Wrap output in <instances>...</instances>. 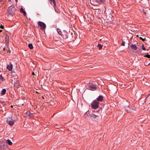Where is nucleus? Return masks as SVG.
I'll return each mask as SVG.
<instances>
[{
  "instance_id": "nucleus-1",
  "label": "nucleus",
  "mask_w": 150,
  "mask_h": 150,
  "mask_svg": "<svg viewBox=\"0 0 150 150\" xmlns=\"http://www.w3.org/2000/svg\"><path fill=\"white\" fill-rule=\"evenodd\" d=\"M16 11V8L13 6L9 7L8 11V15L13 16L14 14Z\"/></svg>"
},
{
  "instance_id": "nucleus-2",
  "label": "nucleus",
  "mask_w": 150,
  "mask_h": 150,
  "mask_svg": "<svg viewBox=\"0 0 150 150\" xmlns=\"http://www.w3.org/2000/svg\"><path fill=\"white\" fill-rule=\"evenodd\" d=\"M99 103L95 100L91 103V107L92 108L96 109L99 107Z\"/></svg>"
},
{
  "instance_id": "nucleus-3",
  "label": "nucleus",
  "mask_w": 150,
  "mask_h": 150,
  "mask_svg": "<svg viewBox=\"0 0 150 150\" xmlns=\"http://www.w3.org/2000/svg\"><path fill=\"white\" fill-rule=\"evenodd\" d=\"M15 120H13L10 117L7 118L6 122H7L11 126H12L14 125Z\"/></svg>"
},
{
  "instance_id": "nucleus-4",
  "label": "nucleus",
  "mask_w": 150,
  "mask_h": 150,
  "mask_svg": "<svg viewBox=\"0 0 150 150\" xmlns=\"http://www.w3.org/2000/svg\"><path fill=\"white\" fill-rule=\"evenodd\" d=\"M38 24L40 27V28L41 29H43L46 28V25L45 24L42 22L39 21Z\"/></svg>"
},
{
  "instance_id": "nucleus-5",
  "label": "nucleus",
  "mask_w": 150,
  "mask_h": 150,
  "mask_svg": "<svg viewBox=\"0 0 150 150\" xmlns=\"http://www.w3.org/2000/svg\"><path fill=\"white\" fill-rule=\"evenodd\" d=\"M97 86L94 84L90 85L88 86L89 89L92 91L95 90L97 89Z\"/></svg>"
},
{
  "instance_id": "nucleus-6",
  "label": "nucleus",
  "mask_w": 150,
  "mask_h": 150,
  "mask_svg": "<svg viewBox=\"0 0 150 150\" xmlns=\"http://www.w3.org/2000/svg\"><path fill=\"white\" fill-rule=\"evenodd\" d=\"M95 100H96L97 101L101 102L103 100V97L102 95H100L98 97L96 98Z\"/></svg>"
},
{
  "instance_id": "nucleus-7",
  "label": "nucleus",
  "mask_w": 150,
  "mask_h": 150,
  "mask_svg": "<svg viewBox=\"0 0 150 150\" xmlns=\"http://www.w3.org/2000/svg\"><path fill=\"white\" fill-rule=\"evenodd\" d=\"M130 46L132 49L135 50H136L137 48V47L135 45H132Z\"/></svg>"
},
{
  "instance_id": "nucleus-8",
  "label": "nucleus",
  "mask_w": 150,
  "mask_h": 150,
  "mask_svg": "<svg viewBox=\"0 0 150 150\" xmlns=\"http://www.w3.org/2000/svg\"><path fill=\"white\" fill-rule=\"evenodd\" d=\"M20 11L21 12L23 13V15L25 16L26 14V13L25 11H24L23 8V7H21L20 9Z\"/></svg>"
},
{
  "instance_id": "nucleus-9",
  "label": "nucleus",
  "mask_w": 150,
  "mask_h": 150,
  "mask_svg": "<svg viewBox=\"0 0 150 150\" xmlns=\"http://www.w3.org/2000/svg\"><path fill=\"white\" fill-rule=\"evenodd\" d=\"M99 4H101L104 2V0H95Z\"/></svg>"
},
{
  "instance_id": "nucleus-10",
  "label": "nucleus",
  "mask_w": 150,
  "mask_h": 150,
  "mask_svg": "<svg viewBox=\"0 0 150 150\" xmlns=\"http://www.w3.org/2000/svg\"><path fill=\"white\" fill-rule=\"evenodd\" d=\"M7 69L9 71H11L12 69V64H10V65H9L7 67Z\"/></svg>"
},
{
  "instance_id": "nucleus-11",
  "label": "nucleus",
  "mask_w": 150,
  "mask_h": 150,
  "mask_svg": "<svg viewBox=\"0 0 150 150\" xmlns=\"http://www.w3.org/2000/svg\"><path fill=\"white\" fill-rule=\"evenodd\" d=\"M9 39V37L8 36H6L5 37V42L6 43H8Z\"/></svg>"
},
{
  "instance_id": "nucleus-12",
  "label": "nucleus",
  "mask_w": 150,
  "mask_h": 150,
  "mask_svg": "<svg viewBox=\"0 0 150 150\" xmlns=\"http://www.w3.org/2000/svg\"><path fill=\"white\" fill-rule=\"evenodd\" d=\"M6 90L5 89H3L1 92V94L4 95L6 93Z\"/></svg>"
},
{
  "instance_id": "nucleus-13",
  "label": "nucleus",
  "mask_w": 150,
  "mask_h": 150,
  "mask_svg": "<svg viewBox=\"0 0 150 150\" xmlns=\"http://www.w3.org/2000/svg\"><path fill=\"white\" fill-rule=\"evenodd\" d=\"M6 142L9 145H11L12 144V143L11 141L9 139L7 140Z\"/></svg>"
},
{
  "instance_id": "nucleus-14",
  "label": "nucleus",
  "mask_w": 150,
  "mask_h": 150,
  "mask_svg": "<svg viewBox=\"0 0 150 150\" xmlns=\"http://www.w3.org/2000/svg\"><path fill=\"white\" fill-rule=\"evenodd\" d=\"M52 2L54 4V9L55 10L56 7V3L55 0H52Z\"/></svg>"
},
{
  "instance_id": "nucleus-15",
  "label": "nucleus",
  "mask_w": 150,
  "mask_h": 150,
  "mask_svg": "<svg viewBox=\"0 0 150 150\" xmlns=\"http://www.w3.org/2000/svg\"><path fill=\"white\" fill-rule=\"evenodd\" d=\"M28 47L31 49H32L33 48L32 44L31 43L29 44H28Z\"/></svg>"
},
{
  "instance_id": "nucleus-16",
  "label": "nucleus",
  "mask_w": 150,
  "mask_h": 150,
  "mask_svg": "<svg viewBox=\"0 0 150 150\" xmlns=\"http://www.w3.org/2000/svg\"><path fill=\"white\" fill-rule=\"evenodd\" d=\"M97 47L99 50H101L102 48V45L100 44H99L98 45Z\"/></svg>"
},
{
  "instance_id": "nucleus-17",
  "label": "nucleus",
  "mask_w": 150,
  "mask_h": 150,
  "mask_svg": "<svg viewBox=\"0 0 150 150\" xmlns=\"http://www.w3.org/2000/svg\"><path fill=\"white\" fill-rule=\"evenodd\" d=\"M0 79L2 81H4L5 80V79H4L1 75H0Z\"/></svg>"
},
{
  "instance_id": "nucleus-18",
  "label": "nucleus",
  "mask_w": 150,
  "mask_h": 150,
  "mask_svg": "<svg viewBox=\"0 0 150 150\" xmlns=\"http://www.w3.org/2000/svg\"><path fill=\"white\" fill-rule=\"evenodd\" d=\"M61 35L64 39H66L68 38V36L67 35Z\"/></svg>"
},
{
  "instance_id": "nucleus-19",
  "label": "nucleus",
  "mask_w": 150,
  "mask_h": 150,
  "mask_svg": "<svg viewBox=\"0 0 150 150\" xmlns=\"http://www.w3.org/2000/svg\"><path fill=\"white\" fill-rule=\"evenodd\" d=\"M57 32H58V33L59 35H62V32L59 29H58L57 30Z\"/></svg>"
},
{
  "instance_id": "nucleus-20",
  "label": "nucleus",
  "mask_w": 150,
  "mask_h": 150,
  "mask_svg": "<svg viewBox=\"0 0 150 150\" xmlns=\"http://www.w3.org/2000/svg\"><path fill=\"white\" fill-rule=\"evenodd\" d=\"M90 116L92 117H96V116H97L96 115L94 114H92L90 115Z\"/></svg>"
},
{
  "instance_id": "nucleus-21",
  "label": "nucleus",
  "mask_w": 150,
  "mask_h": 150,
  "mask_svg": "<svg viewBox=\"0 0 150 150\" xmlns=\"http://www.w3.org/2000/svg\"><path fill=\"white\" fill-rule=\"evenodd\" d=\"M144 64L146 66L149 65L150 64V62L148 63L147 61L146 62H144Z\"/></svg>"
},
{
  "instance_id": "nucleus-22",
  "label": "nucleus",
  "mask_w": 150,
  "mask_h": 150,
  "mask_svg": "<svg viewBox=\"0 0 150 150\" xmlns=\"http://www.w3.org/2000/svg\"><path fill=\"white\" fill-rule=\"evenodd\" d=\"M142 48L143 50H145L146 49L145 47H144V45H142Z\"/></svg>"
},
{
  "instance_id": "nucleus-23",
  "label": "nucleus",
  "mask_w": 150,
  "mask_h": 150,
  "mask_svg": "<svg viewBox=\"0 0 150 150\" xmlns=\"http://www.w3.org/2000/svg\"><path fill=\"white\" fill-rule=\"evenodd\" d=\"M144 57H147L148 58H150V55L149 54H147L145 55L144 56Z\"/></svg>"
},
{
  "instance_id": "nucleus-24",
  "label": "nucleus",
  "mask_w": 150,
  "mask_h": 150,
  "mask_svg": "<svg viewBox=\"0 0 150 150\" xmlns=\"http://www.w3.org/2000/svg\"><path fill=\"white\" fill-rule=\"evenodd\" d=\"M139 38L141 40H142V41H144L146 39L145 38H142L141 37H139Z\"/></svg>"
},
{
  "instance_id": "nucleus-25",
  "label": "nucleus",
  "mask_w": 150,
  "mask_h": 150,
  "mask_svg": "<svg viewBox=\"0 0 150 150\" xmlns=\"http://www.w3.org/2000/svg\"><path fill=\"white\" fill-rule=\"evenodd\" d=\"M125 42L124 41H123L122 42V43H121V45H122V46H125Z\"/></svg>"
},
{
  "instance_id": "nucleus-26",
  "label": "nucleus",
  "mask_w": 150,
  "mask_h": 150,
  "mask_svg": "<svg viewBox=\"0 0 150 150\" xmlns=\"http://www.w3.org/2000/svg\"><path fill=\"white\" fill-rule=\"evenodd\" d=\"M30 113L29 112H26V114L27 115H28L29 116H30Z\"/></svg>"
},
{
  "instance_id": "nucleus-27",
  "label": "nucleus",
  "mask_w": 150,
  "mask_h": 150,
  "mask_svg": "<svg viewBox=\"0 0 150 150\" xmlns=\"http://www.w3.org/2000/svg\"><path fill=\"white\" fill-rule=\"evenodd\" d=\"M0 28H1L3 29L4 28V26L3 25H1L0 27Z\"/></svg>"
},
{
  "instance_id": "nucleus-28",
  "label": "nucleus",
  "mask_w": 150,
  "mask_h": 150,
  "mask_svg": "<svg viewBox=\"0 0 150 150\" xmlns=\"http://www.w3.org/2000/svg\"><path fill=\"white\" fill-rule=\"evenodd\" d=\"M50 1V3L52 4V0H49Z\"/></svg>"
},
{
  "instance_id": "nucleus-29",
  "label": "nucleus",
  "mask_w": 150,
  "mask_h": 150,
  "mask_svg": "<svg viewBox=\"0 0 150 150\" xmlns=\"http://www.w3.org/2000/svg\"><path fill=\"white\" fill-rule=\"evenodd\" d=\"M32 74H33V75H35V74H34V72H32Z\"/></svg>"
},
{
  "instance_id": "nucleus-30",
  "label": "nucleus",
  "mask_w": 150,
  "mask_h": 150,
  "mask_svg": "<svg viewBox=\"0 0 150 150\" xmlns=\"http://www.w3.org/2000/svg\"><path fill=\"white\" fill-rule=\"evenodd\" d=\"M54 10H55V11L56 12H57V10H56V9H55H55H54Z\"/></svg>"
},
{
  "instance_id": "nucleus-31",
  "label": "nucleus",
  "mask_w": 150,
  "mask_h": 150,
  "mask_svg": "<svg viewBox=\"0 0 150 150\" xmlns=\"http://www.w3.org/2000/svg\"><path fill=\"white\" fill-rule=\"evenodd\" d=\"M11 108H13V105H11Z\"/></svg>"
},
{
  "instance_id": "nucleus-32",
  "label": "nucleus",
  "mask_w": 150,
  "mask_h": 150,
  "mask_svg": "<svg viewBox=\"0 0 150 150\" xmlns=\"http://www.w3.org/2000/svg\"><path fill=\"white\" fill-rule=\"evenodd\" d=\"M108 15V14H107L106 13H105V15Z\"/></svg>"
},
{
  "instance_id": "nucleus-33",
  "label": "nucleus",
  "mask_w": 150,
  "mask_h": 150,
  "mask_svg": "<svg viewBox=\"0 0 150 150\" xmlns=\"http://www.w3.org/2000/svg\"><path fill=\"white\" fill-rule=\"evenodd\" d=\"M109 15H111V13H109Z\"/></svg>"
},
{
  "instance_id": "nucleus-34",
  "label": "nucleus",
  "mask_w": 150,
  "mask_h": 150,
  "mask_svg": "<svg viewBox=\"0 0 150 150\" xmlns=\"http://www.w3.org/2000/svg\"><path fill=\"white\" fill-rule=\"evenodd\" d=\"M18 0H15L16 1V2H17L18 1Z\"/></svg>"
},
{
  "instance_id": "nucleus-35",
  "label": "nucleus",
  "mask_w": 150,
  "mask_h": 150,
  "mask_svg": "<svg viewBox=\"0 0 150 150\" xmlns=\"http://www.w3.org/2000/svg\"><path fill=\"white\" fill-rule=\"evenodd\" d=\"M2 31V30H0V32H1Z\"/></svg>"
},
{
  "instance_id": "nucleus-36",
  "label": "nucleus",
  "mask_w": 150,
  "mask_h": 150,
  "mask_svg": "<svg viewBox=\"0 0 150 150\" xmlns=\"http://www.w3.org/2000/svg\"><path fill=\"white\" fill-rule=\"evenodd\" d=\"M8 1L10 2L11 1V0H8Z\"/></svg>"
},
{
  "instance_id": "nucleus-37",
  "label": "nucleus",
  "mask_w": 150,
  "mask_h": 150,
  "mask_svg": "<svg viewBox=\"0 0 150 150\" xmlns=\"http://www.w3.org/2000/svg\"><path fill=\"white\" fill-rule=\"evenodd\" d=\"M2 1V0H0V2L1 1Z\"/></svg>"
},
{
  "instance_id": "nucleus-38",
  "label": "nucleus",
  "mask_w": 150,
  "mask_h": 150,
  "mask_svg": "<svg viewBox=\"0 0 150 150\" xmlns=\"http://www.w3.org/2000/svg\"><path fill=\"white\" fill-rule=\"evenodd\" d=\"M137 36L138 37H139V36H138V35H137Z\"/></svg>"
}]
</instances>
